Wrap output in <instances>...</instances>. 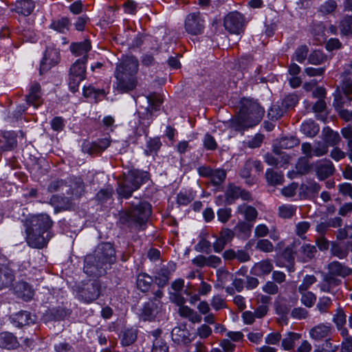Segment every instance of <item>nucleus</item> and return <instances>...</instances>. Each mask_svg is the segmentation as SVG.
Instances as JSON below:
<instances>
[{
	"instance_id": "61",
	"label": "nucleus",
	"mask_w": 352,
	"mask_h": 352,
	"mask_svg": "<svg viewBox=\"0 0 352 352\" xmlns=\"http://www.w3.org/2000/svg\"><path fill=\"white\" fill-rule=\"evenodd\" d=\"M256 248L263 252H272L274 250L273 244L267 239H259Z\"/></svg>"
},
{
	"instance_id": "37",
	"label": "nucleus",
	"mask_w": 352,
	"mask_h": 352,
	"mask_svg": "<svg viewBox=\"0 0 352 352\" xmlns=\"http://www.w3.org/2000/svg\"><path fill=\"white\" fill-rule=\"evenodd\" d=\"M241 188L233 184H228L225 192V198L228 204L230 205L239 198Z\"/></svg>"
},
{
	"instance_id": "21",
	"label": "nucleus",
	"mask_w": 352,
	"mask_h": 352,
	"mask_svg": "<svg viewBox=\"0 0 352 352\" xmlns=\"http://www.w3.org/2000/svg\"><path fill=\"white\" fill-rule=\"evenodd\" d=\"M352 91V82L348 84V89L344 90L342 93L335 94L333 106L336 109H342L344 105L350 104L352 101L351 91Z\"/></svg>"
},
{
	"instance_id": "3",
	"label": "nucleus",
	"mask_w": 352,
	"mask_h": 352,
	"mask_svg": "<svg viewBox=\"0 0 352 352\" xmlns=\"http://www.w3.org/2000/svg\"><path fill=\"white\" fill-rule=\"evenodd\" d=\"M25 229L26 242L30 247L41 249L45 247L52 237L48 230L53 222L47 214L32 217Z\"/></svg>"
},
{
	"instance_id": "4",
	"label": "nucleus",
	"mask_w": 352,
	"mask_h": 352,
	"mask_svg": "<svg viewBox=\"0 0 352 352\" xmlns=\"http://www.w3.org/2000/svg\"><path fill=\"white\" fill-rule=\"evenodd\" d=\"M264 113V109L256 101L243 98L241 101L239 113L231 120L230 127L236 131H243L258 124Z\"/></svg>"
},
{
	"instance_id": "2",
	"label": "nucleus",
	"mask_w": 352,
	"mask_h": 352,
	"mask_svg": "<svg viewBox=\"0 0 352 352\" xmlns=\"http://www.w3.org/2000/svg\"><path fill=\"white\" fill-rule=\"evenodd\" d=\"M138 60L133 56L123 58L116 65L114 89L120 93L133 91L138 85Z\"/></svg>"
},
{
	"instance_id": "57",
	"label": "nucleus",
	"mask_w": 352,
	"mask_h": 352,
	"mask_svg": "<svg viewBox=\"0 0 352 352\" xmlns=\"http://www.w3.org/2000/svg\"><path fill=\"white\" fill-rule=\"evenodd\" d=\"M332 301L330 298L323 296L319 298L316 307L320 313H326L331 307Z\"/></svg>"
},
{
	"instance_id": "41",
	"label": "nucleus",
	"mask_w": 352,
	"mask_h": 352,
	"mask_svg": "<svg viewBox=\"0 0 352 352\" xmlns=\"http://www.w3.org/2000/svg\"><path fill=\"white\" fill-rule=\"evenodd\" d=\"M70 22L68 18L63 17L59 20L54 21L50 28L60 33L65 34L69 30Z\"/></svg>"
},
{
	"instance_id": "56",
	"label": "nucleus",
	"mask_w": 352,
	"mask_h": 352,
	"mask_svg": "<svg viewBox=\"0 0 352 352\" xmlns=\"http://www.w3.org/2000/svg\"><path fill=\"white\" fill-rule=\"evenodd\" d=\"M325 141L331 146L336 145L340 141V137L338 132L328 129L324 134Z\"/></svg>"
},
{
	"instance_id": "29",
	"label": "nucleus",
	"mask_w": 352,
	"mask_h": 352,
	"mask_svg": "<svg viewBox=\"0 0 352 352\" xmlns=\"http://www.w3.org/2000/svg\"><path fill=\"white\" fill-rule=\"evenodd\" d=\"M67 186H69V187L65 189V195H67L79 197L84 190L83 182L80 178H75L72 180L70 179Z\"/></svg>"
},
{
	"instance_id": "47",
	"label": "nucleus",
	"mask_w": 352,
	"mask_h": 352,
	"mask_svg": "<svg viewBox=\"0 0 352 352\" xmlns=\"http://www.w3.org/2000/svg\"><path fill=\"white\" fill-rule=\"evenodd\" d=\"M339 28L342 34L352 35V16H345L340 22Z\"/></svg>"
},
{
	"instance_id": "54",
	"label": "nucleus",
	"mask_w": 352,
	"mask_h": 352,
	"mask_svg": "<svg viewBox=\"0 0 352 352\" xmlns=\"http://www.w3.org/2000/svg\"><path fill=\"white\" fill-rule=\"evenodd\" d=\"M5 142L0 146L1 152L9 151L13 150L17 146V140L14 136H5Z\"/></svg>"
},
{
	"instance_id": "6",
	"label": "nucleus",
	"mask_w": 352,
	"mask_h": 352,
	"mask_svg": "<svg viewBox=\"0 0 352 352\" xmlns=\"http://www.w3.org/2000/svg\"><path fill=\"white\" fill-rule=\"evenodd\" d=\"M149 179L148 173L139 170H131L119 184L118 193L124 198L130 197L133 192Z\"/></svg>"
},
{
	"instance_id": "64",
	"label": "nucleus",
	"mask_w": 352,
	"mask_h": 352,
	"mask_svg": "<svg viewBox=\"0 0 352 352\" xmlns=\"http://www.w3.org/2000/svg\"><path fill=\"white\" fill-rule=\"evenodd\" d=\"M339 349V345H334L331 339H326L320 346V352H336Z\"/></svg>"
},
{
	"instance_id": "12",
	"label": "nucleus",
	"mask_w": 352,
	"mask_h": 352,
	"mask_svg": "<svg viewBox=\"0 0 352 352\" xmlns=\"http://www.w3.org/2000/svg\"><path fill=\"white\" fill-rule=\"evenodd\" d=\"M25 100L28 104L36 108L42 104L41 87L38 82L34 81L31 83L29 94L25 96Z\"/></svg>"
},
{
	"instance_id": "1",
	"label": "nucleus",
	"mask_w": 352,
	"mask_h": 352,
	"mask_svg": "<svg viewBox=\"0 0 352 352\" xmlns=\"http://www.w3.org/2000/svg\"><path fill=\"white\" fill-rule=\"evenodd\" d=\"M116 261V250L110 243L98 245L93 253L87 255L84 260L83 270L90 276L100 277Z\"/></svg>"
},
{
	"instance_id": "46",
	"label": "nucleus",
	"mask_w": 352,
	"mask_h": 352,
	"mask_svg": "<svg viewBox=\"0 0 352 352\" xmlns=\"http://www.w3.org/2000/svg\"><path fill=\"white\" fill-rule=\"evenodd\" d=\"M210 178L213 186H219L224 182L226 178V172L220 168L214 169Z\"/></svg>"
},
{
	"instance_id": "42",
	"label": "nucleus",
	"mask_w": 352,
	"mask_h": 352,
	"mask_svg": "<svg viewBox=\"0 0 352 352\" xmlns=\"http://www.w3.org/2000/svg\"><path fill=\"white\" fill-rule=\"evenodd\" d=\"M300 245L299 239L294 240L292 244L288 245L284 250L283 255L288 261L294 260L295 256L297 257V248Z\"/></svg>"
},
{
	"instance_id": "5",
	"label": "nucleus",
	"mask_w": 352,
	"mask_h": 352,
	"mask_svg": "<svg viewBox=\"0 0 352 352\" xmlns=\"http://www.w3.org/2000/svg\"><path fill=\"white\" fill-rule=\"evenodd\" d=\"M151 212L152 207L149 203L140 202L139 204L121 212L119 214V222L131 229L144 230Z\"/></svg>"
},
{
	"instance_id": "36",
	"label": "nucleus",
	"mask_w": 352,
	"mask_h": 352,
	"mask_svg": "<svg viewBox=\"0 0 352 352\" xmlns=\"http://www.w3.org/2000/svg\"><path fill=\"white\" fill-rule=\"evenodd\" d=\"M178 313L181 317L188 318L192 323H199L201 321V316L188 306L179 307Z\"/></svg>"
},
{
	"instance_id": "50",
	"label": "nucleus",
	"mask_w": 352,
	"mask_h": 352,
	"mask_svg": "<svg viewBox=\"0 0 352 352\" xmlns=\"http://www.w3.org/2000/svg\"><path fill=\"white\" fill-rule=\"evenodd\" d=\"M285 113L286 110L285 109L282 104L281 106H279L278 104H273L269 109L267 114L268 117L271 120H277L278 119L283 117Z\"/></svg>"
},
{
	"instance_id": "14",
	"label": "nucleus",
	"mask_w": 352,
	"mask_h": 352,
	"mask_svg": "<svg viewBox=\"0 0 352 352\" xmlns=\"http://www.w3.org/2000/svg\"><path fill=\"white\" fill-rule=\"evenodd\" d=\"M327 273L336 277L346 278L352 274V269L351 267L338 261L330 262L327 265Z\"/></svg>"
},
{
	"instance_id": "60",
	"label": "nucleus",
	"mask_w": 352,
	"mask_h": 352,
	"mask_svg": "<svg viewBox=\"0 0 352 352\" xmlns=\"http://www.w3.org/2000/svg\"><path fill=\"white\" fill-rule=\"evenodd\" d=\"M151 352H168V346L162 339H155Z\"/></svg>"
},
{
	"instance_id": "51",
	"label": "nucleus",
	"mask_w": 352,
	"mask_h": 352,
	"mask_svg": "<svg viewBox=\"0 0 352 352\" xmlns=\"http://www.w3.org/2000/svg\"><path fill=\"white\" fill-rule=\"evenodd\" d=\"M296 207L293 205H283L279 207V216L283 219H290L296 213Z\"/></svg>"
},
{
	"instance_id": "31",
	"label": "nucleus",
	"mask_w": 352,
	"mask_h": 352,
	"mask_svg": "<svg viewBox=\"0 0 352 352\" xmlns=\"http://www.w3.org/2000/svg\"><path fill=\"white\" fill-rule=\"evenodd\" d=\"M35 8L34 3L31 0H21L15 3L12 9L16 12L24 15H30Z\"/></svg>"
},
{
	"instance_id": "17",
	"label": "nucleus",
	"mask_w": 352,
	"mask_h": 352,
	"mask_svg": "<svg viewBox=\"0 0 352 352\" xmlns=\"http://www.w3.org/2000/svg\"><path fill=\"white\" fill-rule=\"evenodd\" d=\"M58 60V52L56 50L47 49L41 63L39 70L40 74L42 75L44 72L48 71L52 66L57 64Z\"/></svg>"
},
{
	"instance_id": "53",
	"label": "nucleus",
	"mask_w": 352,
	"mask_h": 352,
	"mask_svg": "<svg viewBox=\"0 0 352 352\" xmlns=\"http://www.w3.org/2000/svg\"><path fill=\"white\" fill-rule=\"evenodd\" d=\"M337 8V3L335 0H328L324 2L319 8V12L322 14H332Z\"/></svg>"
},
{
	"instance_id": "45",
	"label": "nucleus",
	"mask_w": 352,
	"mask_h": 352,
	"mask_svg": "<svg viewBox=\"0 0 352 352\" xmlns=\"http://www.w3.org/2000/svg\"><path fill=\"white\" fill-rule=\"evenodd\" d=\"M298 101L299 96L296 93H292L286 95L283 98L281 104L287 111V110L294 108L298 103Z\"/></svg>"
},
{
	"instance_id": "24",
	"label": "nucleus",
	"mask_w": 352,
	"mask_h": 352,
	"mask_svg": "<svg viewBox=\"0 0 352 352\" xmlns=\"http://www.w3.org/2000/svg\"><path fill=\"white\" fill-rule=\"evenodd\" d=\"M331 331L330 324H319L313 327L309 332L310 336L315 340H321L327 338Z\"/></svg>"
},
{
	"instance_id": "9",
	"label": "nucleus",
	"mask_w": 352,
	"mask_h": 352,
	"mask_svg": "<svg viewBox=\"0 0 352 352\" xmlns=\"http://www.w3.org/2000/svg\"><path fill=\"white\" fill-rule=\"evenodd\" d=\"M223 26L230 34L239 35L243 32L245 18L239 12H230L224 17Z\"/></svg>"
},
{
	"instance_id": "43",
	"label": "nucleus",
	"mask_w": 352,
	"mask_h": 352,
	"mask_svg": "<svg viewBox=\"0 0 352 352\" xmlns=\"http://www.w3.org/2000/svg\"><path fill=\"white\" fill-rule=\"evenodd\" d=\"M110 145V140L108 138L99 140L90 145L89 152L91 155L100 153Z\"/></svg>"
},
{
	"instance_id": "8",
	"label": "nucleus",
	"mask_w": 352,
	"mask_h": 352,
	"mask_svg": "<svg viewBox=\"0 0 352 352\" xmlns=\"http://www.w3.org/2000/svg\"><path fill=\"white\" fill-rule=\"evenodd\" d=\"M184 29L186 32L193 36L201 35L205 30V19L199 12L188 14L184 20Z\"/></svg>"
},
{
	"instance_id": "30",
	"label": "nucleus",
	"mask_w": 352,
	"mask_h": 352,
	"mask_svg": "<svg viewBox=\"0 0 352 352\" xmlns=\"http://www.w3.org/2000/svg\"><path fill=\"white\" fill-rule=\"evenodd\" d=\"M153 282V276L146 273H140L137 276V287L143 293H146L150 290Z\"/></svg>"
},
{
	"instance_id": "32",
	"label": "nucleus",
	"mask_w": 352,
	"mask_h": 352,
	"mask_svg": "<svg viewBox=\"0 0 352 352\" xmlns=\"http://www.w3.org/2000/svg\"><path fill=\"white\" fill-rule=\"evenodd\" d=\"M236 212L239 214H243L245 219L250 223L254 221L258 216L256 209L245 204L239 205L237 207Z\"/></svg>"
},
{
	"instance_id": "35",
	"label": "nucleus",
	"mask_w": 352,
	"mask_h": 352,
	"mask_svg": "<svg viewBox=\"0 0 352 352\" xmlns=\"http://www.w3.org/2000/svg\"><path fill=\"white\" fill-rule=\"evenodd\" d=\"M162 144L160 138H150L146 143V148L144 149V154L146 156L157 155V152L160 149Z\"/></svg>"
},
{
	"instance_id": "25",
	"label": "nucleus",
	"mask_w": 352,
	"mask_h": 352,
	"mask_svg": "<svg viewBox=\"0 0 352 352\" xmlns=\"http://www.w3.org/2000/svg\"><path fill=\"white\" fill-rule=\"evenodd\" d=\"M19 345L17 338L10 332L0 333V347L8 350L16 349Z\"/></svg>"
},
{
	"instance_id": "28",
	"label": "nucleus",
	"mask_w": 352,
	"mask_h": 352,
	"mask_svg": "<svg viewBox=\"0 0 352 352\" xmlns=\"http://www.w3.org/2000/svg\"><path fill=\"white\" fill-rule=\"evenodd\" d=\"M12 320L14 322L16 323V327H21L34 324L36 318V316L31 315V314L27 311H21L15 314Z\"/></svg>"
},
{
	"instance_id": "40",
	"label": "nucleus",
	"mask_w": 352,
	"mask_h": 352,
	"mask_svg": "<svg viewBox=\"0 0 352 352\" xmlns=\"http://www.w3.org/2000/svg\"><path fill=\"white\" fill-rule=\"evenodd\" d=\"M138 331L134 329H126L122 331L121 344L122 346H130L137 340Z\"/></svg>"
},
{
	"instance_id": "39",
	"label": "nucleus",
	"mask_w": 352,
	"mask_h": 352,
	"mask_svg": "<svg viewBox=\"0 0 352 352\" xmlns=\"http://www.w3.org/2000/svg\"><path fill=\"white\" fill-rule=\"evenodd\" d=\"M301 131L308 137H314L319 132V126L312 120L304 122L300 128Z\"/></svg>"
},
{
	"instance_id": "20",
	"label": "nucleus",
	"mask_w": 352,
	"mask_h": 352,
	"mask_svg": "<svg viewBox=\"0 0 352 352\" xmlns=\"http://www.w3.org/2000/svg\"><path fill=\"white\" fill-rule=\"evenodd\" d=\"M234 236V232L228 228H223L220 232L219 236L213 243V248L215 252H221L227 243L230 242Z\"/></svg>"
},
{
	"instance_id": "55",
	"label": "nucleus",
	"mask_w": 352,
	"mask_h": 352,
	"mask_svg": "<svg viewBox=\"0 0 352 352\" xmlns=\"http://www.w3.org/2000/svg\"><path fill=\"white\" fill-rule=\"evenodd\" d=\"M316 282V278L314 275H306L302 283L298 287V291L300 294L307 292L311 285Z\"/></svg>"
},
{
	"instance_id": "10",
	"label": "nucleus",
	"mask_w": 352,
	"mask_h": 352,
	"mask_svg": "<svg viewBox=\"0 0 352 352\" xmlns=\"http://www.w3.org/2000/svg\"><path fill=\"white\" fill-rule=\"evenodd\" d=\"M153 297L145 302L142 312V318L144 320H152L157 314L159 305L161 303L160 299L164 296L162 290L157 289L153 293Z\"/></svg>"
},
{
	"instance_id": "19",
	"label": "nucleus",
	"mask_w": 352,
	"mask_h": 352,
	"mask_svg": "<svg viewBox=\"0 0 352 352\" xmlns=\"http://www.w3.org/2000/svg\"><path fill=\"white\" fill-rule=\"evenodd\" d=\"M342 284V280L329 273L323 275L322 280L318 285L320 290L324 292L332 293L333 289Z\"/></svg>"
},
{
	"instance_id": "22",
	"label": "nucleus",
	"mask_w": 352,
	"mask_h": 352,
	"mask_svg": "<svg viewBox=\"0 0 352 352\" xmlns=\"http://www.w3.org/2000/svg\"><path fill=\"white\" fill-rule=\"evenodd\" d=\"M273 270V265L270 260H263L255 263L251 268L250 274L256 276H264Z\"/></svg>"
},
{
	"instance_id": "44",
	"label": "nucleus",
	"mask_w": 352,
	"mask_h": 352,
	"mask_svg": "<svg viewBox=\"0 0 352 352\" xmlns=\"http://www.w3.org/2000/svg\"><path fill=\"white\" fill-rule=\"evenodd\" d=\"M300 338L297 333L290 332L282 340V346L285 350L289 351L294 347L295 342Z\"/></svg>"
},
{
	"instance_id": "63",
	"label": "nucleus",
	"mask_w": 352,
	"mask_h": 352,
	"mask_svg": "<svg viewBox=\"0 0 352 352\" xmlns=\"http://www.w3.org/2000/svg\"><path fill=\"white\" fill-rule=\"evenodd\" d=\"M122 8L124 13L134 15L137 12L138 3L133 0H126L124 2Z\"/></svg>"
},
{
	"instance_id": "34",
	"label": "nucleus",
	"mask_w": 352,
	"mask_h": 352,
	"mask_svg": "<svg viewBox=\"0 0 352 352\" xmlns=\"http://www.w3.org/2000/svg\"><path fill=\"white\" fill-rule=\"evenodd\" d=\"M265 179L269 185L274 186L283 184L284 181V175L282 171H277L272 168H268L265 172Z\"/></svg>"
},
{
	"instance_id": "38",
	"label": "nucleus",
	"mask_w": 352,
	"mask_h": 352,
	"mask_svg": "<svg viewBox=\"0 0 352 352\" xmlns=\"http://www.w3.org/2000/svg\"><path fill=\"white\" fill-rule=\"evenodd\" d=\"M16 292L24 300H30L33 296L30 286L25 282H19L15 287Z\"/></svg>"
},
{
	"instance_id": "59",
	"label": "nucleus",
	"mask_w": 352,
	"mask_h": 352,
	"mask_svg": "<svg viewBox=\"0 0 352 352\" xmlns=\"http://www.w3.org/2000/svg\"><path fill=\"white\" fill-rule=\"evenodd\" d=\"M147 101L149 104V106L152 108V109L157 111L159 109L162 100L159 95L155 93L151 94L148 95L147 97Z\"/></svg>"
},
{
	"instance_id": "58",
	"label": "nucleus",
	"mask_w": 352,
	"mask_h": 352,
	"mask_svg": "<svg viewBox=\"0 0 352 352\" xmlns=\"http://www.w3.org/2000/svg\"><path fill=\"white\" fill-rule=\"evenodd\" d=\"M301 297V302L307 307H311L316 300V296L311 292H303Z\"/></svg>"
},
{
	"instance_id": "62",
	"label": "nucleus",
	"mask_w": 352,
	"mask_h": 352,
	"mask_svg": "<svg viewBox=\"0 0 352 352\" xmlns=\"http://www.w3.org/2000/svg\"><path fill=\"white\" fill-rule=\"evenodd\" d=\"M308 51V47L306 45L298 47L294 53L295 60L300 63H302L307 58Z\"/></svg>"
},
{
	"instance_id": "16",
	"label": "nucleus",
	"mask_w": 352,
	"mask_h": 352,
	"mask_svg": "<svg viewBox=\"0 0 352 352\" xmlns=\"http://www.w3.org/2000/svg\"><path fill=\"white\" fill-rule=\"evenodd\" d=\"M190 333L185 326L176 327L171 331L173 341L177 344L187 345L192 342Z\"/></svg>"
},
{
	"instance_id": "26",
	"label": "nucleus",
	"mask_w": 352,
	"mask_h": 352,
	"mask_svg": "<svg viewBox=\"0 0 352 352\" xmlns=\"http://www.w3.org/2000/svg\"><path fill=\"white\" fill-rule=\"evenodd\" d=\"M71 52L76 56H82L87 59V53L91 50V45L89 40L82 42L72 43L69 47Z\"/></svg>"
},
{
	"instance_id": "18",
	"label": "nucleus",
	"mask_w": 352,
	"mask_h": 352,
	"mask_svg": "<svg viewBox=\"0 0 352 352\" xmlns=\"http://www.w3.org/2000/svg\"><path fill=\"white\" fill-rule=\"evenodd\" d=\"M170 274L171 271L168 267L164 265L155 270L153 278L158 289L162 290V289L168 285Z\"/></svg>"
},
{
	"instance_id": "48",
	"label": "nucleus",
	"mask_w": 352,
	"mask_h": 352,
	"mask_svg": "<svg viewBox=\"0 0 352 352\" xmlns=\"http://www.w3.org/2000/svg\"><path fill=\"white\" fill-rule=\"evenodd\" d=\"M300 143L298 138L291 136V137H283L281 138L279 141V148L281 149H289L292 148L297 145H298Z\"/></svg>"
},
{
	"instance_id": "49",
	"label": "nucleus",
	"mask_w": 352,
	"mask_h": 352,
	"mask_svg": "<svg viewBox=\"0 0 352 352\" xmlns=\"http://www.w3.org/2000/svg\"><path fill=\"white\" fill-rule=\"evenodd\" d=\"M69 187L67 186V182L63 179H58L56 181L52 182L48 187L47 190L50 192H54L56 191H61L63 195H65V189Z\"/></svg>"
},
{
	"instance_id": "13",
	"label": "nucleus",
	"mask_w": 352,
	"mask_h": 352,
	"mask_svg": "<svg viewBox=\"0 0 352 352\" xmlns=\"http://www.w3.org/2000/svg\"><path fill=\"white\" fill-rule=\"evenodd\" d=\"M297 259L302 263H307L314 258L317 252L315 245L309 243H302L297 248Z\"/></svg>"
},
{
	"instance_id": "52",
	"label": "nucleus",
	"mask_w": 352,
	"mask_h": 352,
	"mask_svg": "<svg viewBox=\"0 0 352 352\" xmlns=\"http://www.w3.org/2000/svg\"><path fill=\"white\" fill-rule=\"evenodd\" d=\"M327 59L326 55L319 50H315L311 52L309 57L308 61L310 64L320 65L323 63Z\"/></svg>"
},
{
	"instance_id": "15",
	"label": "nucleus",
	"mask_w": 352,
	"mask_h": 352,
	"mask_svg": "<svg viewBox=\"0 0 352 352\" xmlns=\"http://www.w3.org/2000/svg\"><path fill=\"white\" fill-rule=\"evenodd\" d=\"M315 171L318 179L324 180L333 174L335 168L330 160H324L315 164Z\"/></svg>"
},
{
	"instance_id": "11",
	"label": "nucleus",
	"mask_w": 352,
	"mask_h": 352,
	"mask_svg": "<svg viewBox=\"0 0 352 352\" xmlns=\"http://www.w3.org/2000/svg\"><path fill=\"white\" fill-rule=\"evenodd\" d=\"M274 154L267 153L265 155V162L269 165L275 167H283L289 163V155L283 152L279 148L275 146L273 149Z\"/></svg>"
},
{
	"instance_id": "27",
	"label": "nucleus",
	"mask_w": 352,
	"mask_h": 352,
	"mask_svg": "<svg viewBox=\"0 0 352 352\" xmlns=\"http://www.w3.org/2000/svg\"><path fill=\"white\" fill-rule=\"evenodd\" d=\"M14 280L13 271L8 266L0 263V289L11 285Z\"/></svg>"
},
{
	"instance_id": "33",
	"label": "nucleus",
	"mask_w": 352,
	"mask_h": 352,
	"mask_svg": "<svg viewBox=\"0 0 352 352\" xmlns=\"http://www.w3.org/2000/svg\"><path fill=\"white\" fill-rule=\"evenodd\" d=\"M87 61L85 57L78 59L71 67L69 75L85 79L86 76L85 64Z\"/></svg>"
},
{
	"instance_id": "23",
	"label": "nucleus",
	"mask_w": 352,
	"mask_h": 352,
	"mask_svg": "<svg viewBox=\"0 0 352 352\" xmlns=\"http://www.w3.org/2000/svg\"><path fill=\"white\" fill-rule=\"evenodd\" d=\"M346 243H341L338 241H331L330 253L332 256L339 259H344L348 256L350 245Z\"/></svg>"
},
{
	"instance_id": "7",
	"label": "nucleus",
	"mask_w": 352,
	"mask_h": 352,
	"mask_svg": "<svg viewBox=\"0 0 352 352\" xmlns=\"http://www.w3.org/2000/svg\"><path fill=\"white\" fill-rule=\"evenodd\" d=\"M102 293L100 280H93L84 283L77 287V298L85 303H91L97 300Z\"/></svg>"
}]
</instances>
